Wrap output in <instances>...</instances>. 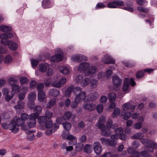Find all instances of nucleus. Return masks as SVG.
Returning <instances> with one entry per match:
<instances>
[{"mask_svg": "<svg viewBox=\"0 0 157 157\" xmlns=\"http://www.w3.org/2000/svg\"><path fill=\"white\" fill-rule=\"evenodd\" d=\"M137 9L139 11L141 12L147 13L148 11L147 9L143 7H138Z\"/></svg>", "mask_w": 157, "mask_h": 157, "instance_id": "63", "label": "nucleus"}, {"mask_svg": "<svg viewBox=\"0 0 157 157\" xmlns=\"http://www.w3.org/2000/svg\"><path fill=\"white\" fill-rule=\"evenodd\" d=\"M36 97V93L35 92H30L28 96V99L29 101H34Z\"/></svg>", "mask_w": 157, "mask_h": 157, "instance_id": "26", "label": "nucleus"}, {"mask_svg": "<svg viewBox=\"0 0 157 157\" xmlns=\"http://www.w3.org/2000/svg\"><path fill=\"white\" fill-rule=\"evenodd\" d=\"M66 81V78L65 77H63L58 82L55 81L52 84L53 86L57 88L61 87Z\"/></svg>", "mask_w": 157, "mask_h": 157, "instance_id": "14", "label": "nucleus"}, {"mask_svg": "<svg viewBox=\"0 0 157 157\" xmlns=\"http://www.w3.org/2000/svg\"><path fill=\"white\" fill-rule=\"evenodd\" d=\"M66 131H63L62 134V138L63 139H66L69 140V145H74L77 143V139L76 137L72 135H68L66 134Z\"/></svg>", "mask_w": 157, "mask_h": 157, "instance_id": "6", "label": "nucleus"}, {"mask_svg": "<svg viewBox=\"0 0 157 157\" xmlns=\"http://www.w3.org/2000/svg\"><path fill=\"white\" fill-rule=\"evenodd\" d=\"M12 93L14 94L16 93H18L20 91V88L18 85L16 84H13L11 86Z\"/></svg>", "mask_w": 157, "mask_h": 157, "instance_id": "28", "label": "nucleus"}, {"mask_svg": "<svg viewBox=\"0 0 157 157\" xmlns=\"http://www.w3.org/2000/svg\"><path fill=\"white\" fill-rule=\"evenodd\" d=\"M13 36V34L12 33H3L0 35V38L2 39V40H4V39H10Z\"/></svg>", "mask_w": 157, "mask_h": 157, "instance_id": "20", "label": "nucleus"}, {"mask_svg": "<svg viewBox=\"0 0 157 157\" xmlns=\"http://www.w3.org/2000/svg\"><path fill=\"white\" fill-rule=\"evenodd\" d=\"M108 97L109 102L114 101L116 99V94L114 92L110 93L108 94Z\"/></svg>", "mask_w": 157, "mask_h": 157, "instance_id": "30", "label": "nucleus"}, {"mask_svg": "<svg viewBox=\"0 0 157 157\" xmlns=\"http://www.w3.org/2000/svg\"><path fill=\"white\" fill-rule=\"evenodd\" d=\"M53 115V113L51 111L47 110L45 112V116L46 117H47V119L51 118Z\"/></svg>", "mask_w": 157, "mask_h": 157, "instance_id": "39", "label": "nucleus"}, {"mask_svg": "<svg viewBox=\"0 0 157 157\" xmlns=\"http://www.w3.org/2000/svg\"><path fill=\"white\" fill-rule=\"evenodd\" d=\"M131 114V113L130 112H126L123 117L124 120H127L130 117Z\"/></svg>", "mask_w": 157, "mask_h": 157, "instance_id": "56", "label": "nucleus"}, {"mask_svg": "<svg viewBox=\"0 0 157 157\" xmlns=\"http://www.w3.org/2000/svg\"><path fill=\"white\" fill-rule=\"evenodd\" d=\"M13 61V58L10 55H8L6 56L4 59V62L6 64H9Z\"/></svg>", "mask_w": 157, "mask_h": 157, "instance_id": "40", "label": "nucleus"}, {"mask_svg": "<svg viewBox=\"0 0 157 157\" xmlns=\"http://www.w3.org/2000/svg\"><path fill=\"white\" fill-rule=\"evenodd\" d=\"M78 70L80 71H84L86 76L90 74L95 73L97 70V67L95 66H90V64L88 63H82L78 67Z\"/></svg>", "mask_w": 157, "mask_h": 157, "instance_id": "2", "label": "nucleus"}, {"mask_svg": "<svg viewBox=\"0 0 157 157\" xmlns=\"http://www.w3.org/2000/svg\"><path fill=\"white\" fill-rule=\"evenodd\" d=\"M72 116L71 113L69 111L66 112L63 115V118L64 119L67 120H69L71 118Z\"/></svg>", "mask_w": 157, "mask_h": 157, "instance_id": "37", "label": "nucleus"}, {"mask_svg": "<svg viewBox=\"0 0 157 157\" xmlns=\"http://www.w3.org/2000/svg\"><path fill=\"white\" fill-rule=\"evenodd\" d=\"M102 62L105 64H114L115 60L108 54L105 55L102 59Z\"/></svg>", "mask_w": 157, "mask_h": 157, "instance_id": "11", "label": "nucleus"}, {"mask_svg": "<svg viewBox=\"0 0 157 157\" xmlns=\"http://www.w3.org/2000/svg\"><path fill=\"white\" fill-rule=\"evenodd\" d=\"M60 94L59 90L55 89H51L50 90L49 94V95L53 96L54 97H56L59 95Z\"/></svg>", "mask_w": 157, "mask_h": 157, "instance_id": "22", "label": "nucleus"}, {"mask_svg": "<svg viewBox=\"0 0 157 157\" xmlns=\"http://www.w3.org/2000/svg\"><path fill=\"white\" fill-rule=\"evenodd\" d=\"M112 123L113 122L111 119H109L108 120L106 124V126L108 130H109L112 127Z\"/></svg>", "mask_w": 157, "mask_h": 157, "instance_id": "49", "label": "nucleus"}, {"mask_svg": "<svg viewBox=\"0 0 157 157\" xmlns=\"http://www.w3.org/2000/svg\"><path fill=\"white\" fill-rule=\"evenodd\" d=\"M90 81V79L89 78H84L82 83L81 84V86H86L89 83Z\"/></svg>", "mask_w": 157, "mask_h": 157, "instance_id": "36", "label": "nucleus"}, {"mask_svg": "<svg viewBox=\"0 0 157 157\" xmlns=\"http://www.w3.org/2000/svg\"><path fill=\"white\" fill-rule=\"evenodd\" d=\"M139 145V142L137 140H134L132 143V145L134 148H138Z\"/></svg>", "mask_w": 157, "mask_h": 157, "instance_id": "61", "label": "nucleus"}, {"mask_svg": "<svg viewBox=\"0 0 157 157\" xmlns=\"http://www.w3.org/2000/svg\"><path fill=\"white\" fill-rule=\"evenodd\" d=\"M87 60V58L84 55H79V62Z\"/></svg>", "mask_w": 157, "mask_h": 157, "instance_id": "60", "label": "nucleus"}, {"mask_svg": "<svg viewBox=\"0 0 157 157\" xmlns=\"http://www.w3.org/2000/svg\"><path fill=\"white\" fill-rule=\"evenodd\" d=\"M149 152L147 151H143L141 152V155L144 157H149Z\"/></svg>", "mask_w": 157, "mask_h": 157, "instance_id": "64", "label": "nucleus"}, {"mask_svg": "<svg viewBox=\"0 0 157 157\" xmlns=\"http://www.w3.org/2000/svg\"><path fill=\"white\" fill-rule=\"evenodd\" d=\"M28 115L25 113H23L21 114L20 118H17V117H14V119L18 126H21V129L25 130L27 129V126L25 124V121L28 119Z\"/></svg>", "mask_w": 157, "mask_h": 157, "instance_id": "4", "label": "nucleus"}, {"mask_svg": "<svg viewBox=\"0 0 157 157\" xmlns=\"http://www.w3.org/2000/svg\"><path fill=\"white\" fill-rule=\"evenodd\" d=\"M42 109V107L41 106H35L33 109L34 111L36 112L35 113H37L38 114V117L39 116V114L41 113Z\"/></svg>", "mask_w": 157, "mask_h": 157, "instance_id": "44", "label": "nucleus"}, {"mask_svg": "<svg viewBox=\"0 0 157 157\" xmlns=\"http://www.w3.org/2000/svg\"><path fill=\"white\" fill-rule=\"evenodd\" d=\"M38 117L37 113H33L28 117L27 122L28 126L30 128L34 127L36 124V120Z\"/></svg>", "mask_w": 157, "mask_h": 157, "instance_id": "5", "label": "nucleus"}, {"mask_svg": "<svg viewBox=\"0 0 157 157\" xmlns=\"http://www.w3.org/2000/svg\"><path fill=\"white\" fill-rule=\"evenodd\" d=\"M63 125L64 128L67 131H68L69 132V131L71 127V124L69 122L66 121L63 124Z\"/></svg>", "mask_w": 157, "mask_h": 157, "instance_id": "34", "label": "nucleus"}, {"mask_svg": "<svg viewBox=\"0 0 157 157\" xmlns=\"http://www.w3.org/2000/svg\"><path fill=\"white\" fill-rule=\"evenodd\" d=\"M53 3L49 0H43L42 2V6L44 8H49L53 6Z\"/></svg>", "mask_w": 157, "mask_h": 157, "instance_id": "19", "label": "nucleus"}, {"mask_svg": "<svg viewBox=\"0 0 157 157\" xmlns=\"http://www.w3.org/2000/svg\"><path fill=\"white\" fill-rule=\"evenodd\" d=\"M49 67V65L48 63H40L39 65V70L41 72H44Z\"/></svg>", "mask_w": 157, "mask_h": 157, "instance_id": "21", "label": "nucleus"}, {"mask_svg": "<svg viewBox=\"0 0 157 157\" xmlns=\"http://www.w3.org/2000/svg\"><path fill=\"white\" fill-rule=\"evenodd\" d=\"M131 106V105L130 103L127 102L123 105H122V108L123 110L125 111L130 108Z\"/></svg>", "mask_w": 157, "mask_h": 157, "instance_id": "45", "label": "nucleus"}, {"mask_svg": "<svg viewBox=\"0 0 157 157\" xmlns=\"http://www.w3.org/2000/svg\"><path fill=\"white\" fill-rule=\"evenodd\" d=\"M3 94L5 95V99L7 101H9L13 98L14 95L11 92H10L8 89L6 88H4L2 90Z\"/></svg>", "mask_w": 157, "mask_h": 157, "instance_id": "13", "label": "nucleus"}, {"mask_svg": "<svg viewBox=\"0 0 157 157\" xmlns=\"http://www.w3.org/2000/svg\"><path fill=\"white\" fill-rule=\"evenodd\" d=\"M106 120L105 117L103 116H101L100 117L97 126L101 131V134L103 136H109L110 133L109 131H107L105 129V127L104 123Z\"/></svg>", "mask_w": 157, "mask_h": 157, "instance_id": "3", "label": "nucleus"}, {"mask_svg": "<svg viewBox=\"0 0 157 157\" xmlns=\"http://www.w3.org/2000/svg\"><path fill=\"white\" fill-rule=\"evenodd\" d=\"M74 85H71L69 87H68L65 91V95L67 97H69L71 94V93L74 89L75 88H74Z\"/></svg>", "mask_w": 157, "mask_h": 157, "instance_id": "25", "label": "nucleus"}, {"mask_svg": "<svg viewBox=\"0 0 157 157\" xmlns=\"http://www.w3.org/2000/svg\"><path fill=\"white\" fill-rule=\"evenodd\" d=\"M98 97V94L97 92H94L87 96L86 95V97L84 98V100L87 102H89L91 101H94L96 100Z\"/></svg>", "mask_w": 157, "mask_h": 157, "instance_id": "12", "label": "nucleus"}, {"mask_svg": "<svg viewBox=\"0 0 157 157\" xmlns=\"http://www.w3.org/2000/svg\"><path fill=\"white\" fill-rule=\"evenodd\" d=\"M141 142L144 145L148 147L151 148L149 150L150 151L152 152L153 151V149L157 148V144L153 141L147 139H140Z\"/></svg>", "mask_w": 157, "mask_h": 157, "instance_id": "7", "label": "nucleus"}, {"mask_svg": "<svg viewBox=\"0 0 157 157\" xmlns=\"http://www.w3.org/2000/svg\"><path fill=\"white\" fill-rule=\"evenodd\" d=\"M31 61L32 66L34 67L37 66L39 63V61L38 60L34 59H32Z\"/></svg>", "mask_w": 157, "mask_h": 157, "instance_id": "57", "label": "nucleus"}, {"mask_svg": "<svg viewBox=\"0 0 157 157\" xmlns=\"http://www.w3.org/2000/svg\"><path fill=\"white\" fill-rule=\"evenodd\" d=\"M28 107L31 109H34L35 106V104L34 103V101H28Z\"/></svg>", "mask_w": 157, "mask_h": 157, "instance_id": "51", "label": "nucleus"}, {"mask_svg": "<svg viewBox=\"0 0 157 157\" xmlns=\"http://www.w3.org/2000/svg\"><path fill=\"white\" fill-rule=\"evenodd\" d=\"M83 79V76L81 74L78 75L75 78V82L76 83L79 84L81 85Z\"/></svg>", "mask_w": 157, "mask_h": 157, "instance_id": "32", "label": "nucleus"}, {"mask_svg": "<svg viewBox=\"0 0 157 157\" xmlns=\"http://www.w3.org/2000/svg\"><path fill=\"white\" fill-rule=\"evenodd\" d=\"M20 82L21 84L22 85L28 82V80L26 78L23 77L20 78Z\"/></svg>", "mask_w": 157, "mask_h": 157, "instance_id": "62", "label": "nucleus"}, {"mask_svg": "<svg viewBox=\"0 0 157 157\" xmlns=\"http://www.w3.org/2000/svg\"><path fill=\"white\" fill-rule=\"evenodd\" d=\"M100 140L103 145L115 147L117 144V142L115 140L106 139L103 137L101 138L100 139Z\"/></svg>", "mask_w": 157, "mask_h": 157, "instance_id": "9", "label": "nucleus"}, {"mask_svg": "<svg viewBox=\"0 0 157 157\" xmlns=\"http://www.w3.org/2000/svg\"><path fill=\"white\" fill-rule=\"evenodd\" d=\"M47 119L44 116H40L38 119V122L40 124L44 123L47 121Z\"/></svg>", "mask_w": 157, "mask_h": 157, "instance_id": "38", "label": "nucleus"}, {"mask_svg": "<svg viewBox=\"0 0 157 157\" xmlns=\"http://www.w3.org/2000/svg\"><path fill=\"white\" fill-rule=\"evenodd\" d=\"M24 107V103L20 101H19L18 102L17 105L14 106L15 109H21L23 108Z\"/></svg>", "mask_w": 157, "mask_h": 157, "instance_id": "42", "label": "nucleus"}, {"mask_svg": "<svg viewBox=\"0 0 157 157\" xmlns=\"http://www.w3.org/2000/svg\"><path fill=\"white\" fill-rule=\"evenodd\" d=\"M125 79L126 80V81L129 84V85L130 84V85L132 86H133L135 85L136 83L133 78H126Z\"/></svg>", "mask_w": 157, "mask_h": 157, "instance_id": "48", "label": "nucleus"}, {"mask_svg": "<svg viewBox=\"0 0 157 157\" xmlns=\"http://www.w3.org/2000/svg\"><path fill=\"white\" fill-rule=\"evenodd\" d=\"M129 86V84L126 81V80L125 79L124 83L123 86V90L124 91H126L128 88Z\"/></svg>", "mask_w": 157, "mask_h": 157, "instance_id": "53", "label": "nucleus"}, {"mask_svg": "<svg viewBox=\"0 0 157 157\" xmlns=\"http://www.w3.org/2000/svg\"><path fill=\"white\" fill-rule=\"evenodd\" d=\"M83 107L84 109L90 111L94 110L96 106L94 104L87 103L84 104Z\"/></svg>", "mask_w": 157, "mask_h": 157, "instance_id": "17", "label": "nucleus"}, {"mask_svg": "<svg viewBox=\"0 0 157 157\" xmlns=\"http://www.w3.org/2000/svg\"><path fill=\"white\" fill-rule=\"evenodd\" d=\"M105 7V5L102 3H98L95 7L96 10L103 8Z\"/></svg>", "mask_w": 157, "mask_h": 157, "instance_id": "55", "label": "nucleus"}, {"mask_svg": "<svg viewBox=\"0 0 157 157\" xmlns=\"http://www.w3.org/2000/svg\"><path fill=\"white\" fill-rule=\"evenodd\" d=\"M46 98L45 93L44 91H40L38 94V98L40 102H42Z\"/></svg>", "mask_w": 157, "mask_h": 157, "instance_id": "23", "label": "nucleus"}, {"mask_svg": "<svg viewBox=\"0 0 157 157\" xmlns=\"http://www.w3.org/2000/svg\"><path fill=\"white\" fill-rule=\"evenodd\" d=\"M35 132L33 131H29L27 132L28 135L27 137L29 140L31 141L34 139L35 136L33 132Z\"/></svg>", "mask_w": 157, "mask_h": 157, "instance_id": "33", "label": "nucleus"}, {"mask_svg": "<svg viewBox=\"0 0 157 157\" xmlns=\"http://www.w3.org/2000/svg\"><path fill=\"white\" fill-rule=\"evenodd\" d=\"M143 125L142 122H138L134 124L133 127L136 129H140L142 127Z\"/></svg>", "mask_w": 157, "mask_h": 157, "instance_id": "47", "label": "nucleus"}, {"mask_svg": "<svg viewBox=\"0 0 157 157\" xmlns=\"http://www.w3.org/2000/svg\"><path fill=\"white\" fill-rule=\"evenodd\" d=\"M59 69L60 72L63 74H67L69 71V69L66 67H61Z\"/></svg>", "mask_w": 157, "mask_h": 157, "instance_id": "35", "label": "nucleus"}, {"mask_svg": "<svg viewBox=\"0 0 157 157\" xmlns=\"http://www.w3.org/2000/svg\"><path fill=\"white\" fill-rule=\"evenodd\" d=\"M94 148L95 152L97 154H100L102 151V147L98 141L94 143Z\"/></svg>", "mask_w": 157, "mask_h": 157, "instance_id": "15", "label": "nucleus"}, {"mask_svg": "<svg viewBox=\"0 0 157 157\" xmlns=\"http://www.w3.org/2000/svg\"><path fill=\"white\" fill-rule=\"evenodd\" d=\"M63 58V54L62 53L57 54L53 56L51 58V60L53 62H58L61 61Z\"/></svg>", "mask_w": 157, "mask_h": 157, "instance_id": "16", "label": "nucleus"}, {"mask_svg": "<svg viewBox=\"0 0 157 157\" xmlns=\"http://www.w3.org/2000/svg\"><path fill=\"white\" fill-rule=\"evenodd\" d=\"M56 99L55 98L51 99L46 104V108L50 109L54 106L56 103Z\"/></svg>", "mask_w": 157, "mask_h": 157, "instance_id": "24", "label": "nucleus"}, {"mask_svg": "<svg viewBox=\"0 0 157 157\" xmlns=\"http://www.w3.org/2000/svg\"><path fill=\"white\" fill-rule=\"evenodd\" d=\"M52 121L51 120L47 121L45 123V126L47 128H49L52 126Z\"/></svg>", "mask_w": 157, "mask_h": 157, "instance_id": "59", "label": "nucleus"}, {"mask_svg": "<svg viewBox=\"0 0 157 157\" xmlns=\"http://www.w3.org/2000/svg\"><path fill=\"white\" fill-rule=\"evenodd\" d=\"M82 89L78 86H76L73 90V92L76 95L74 101L71 104V107L75 108H76L79 103L84 100L86 97V92L82 91Z\"/></svg>", "mask_w": 157, "mask_h": 157, "instance_id": "1", "label": "nucleus"}, {"mask_svg": "<svg viewBox=\"0 0 157 157\" xmlns=\"http://www.w3.org/2000/svg\"><path fill=\"white\" fill-rule=\"evenodd\" d=\"M113 82L114 86L119 87L121 83V80L118 76L115 75L113 77Z\"/></svg>", "mask_w": 157, "mask_h": 157, "instance_id": "18", "label": "nucleus"}, {"mask_svg": "<svg viewBox=\"0 0 157 157\" xmlns=\"http://www.w3.org/2000/svg\"><path fill=\"white\" fill-rule=\"evenodd\" d=\"M144 75V71H137L136 76L137 78H140L143 77Z\"/></svg>", "mask_w": 157, "mask_h": 157, "instance_id": "43", "label": "nucleus"}, {"mask_svg": "<svg viewBox=\"0 0 157 157\" xmlns=\"http://www.w3.org/2000/svg\"><path fill=\"white\" fill-rule=\"evenodd\" d=\"M17 125L16 121L13 119L8 124L9 129L11 130L13 133H16L18 132L19 129L18 126Z\"/></svg>", "mask_w": 157, "mask_h": 157, "instance_id": "10", "label": "nucleus"}, {"mask_svg": "<svg viewBox=\"0 0 157 157\" xmlns=\"http://www.w3.org/2000/svg\"><path fill=\"white\" fill-rule=\"evenodd\" d=\"M98 81L96 80L93 79L90 80V82L91 86L92 87H96L97 86Z\"/></svg>", "mask_w": 157, "mask_h": 157, "instance_id": "54", "label": "nucleus"}, {"mask_svg": "<svg viewBox=\"0 0 157 157\" xmlns=\"http://www.w3.org/2000/svg\"><path fill=\"white\" fill-rule=\"evenodd\" d=\"M115 1L109 2L108 4V6L110 8H115L116 7Z\"/></svg>", "mask_w": 157, "mask_h": 157, "instance_id": "58", "label": "nucleus"}, {"mask_svg": "<svg viewBox=\"0 0 157 157\" xmlns=\"http://www.w3.org/2000/svg\"><path fill=\"white\" fill-rule=\"evenodd\" d=\"M1 43L5 46L8 45L9 48L11 50H16L18 47L17 44L15 42L7 40H2Z\"/></svg>", "mask_w": 157, "mask_h": 157, "instance_id": "8", "label": "nucleus"}, {"mask_svg": "<svg viewBox=\"0 0 157 157\" xmlns=\"http://www.w3.org/2000/svg\"><path fill=\"white\" fill-rule=\"evenodd\" d=\"M12 28L8 26L2 25L0 26V30L4 32H6L11 31Z\"/></svg>", "mask_w": 157, "mask_h": 157, "instance_id": "29", "label": "nucleus"}, {"mask_svg": "<svg viewBox=\"0 0 157 157\" xmlns=\"http://www.w3.org/2000/svg\"><path fill=\"white\" fill-rule=\"evenodd\" d=\"M144 137V134L143 133L139 132L136 133L134 135L131 136L132 139H141Z\"/></svg>", "mask_w": 157, "mask_h": 157, "instance_id": "27", "label": "nucleus"}, {"mask_svg": "<svg viewBox=\"0 0 157 157\" xmlns=\"http://www.w3.org/2000/svg\"><path fill=\"white\" fill-rule=\"evenodd\" d=\"M96 109L98 113H101L103 109V105L102 104H99L96 106Z\"/></svg>", "mask_w": 157, "mask_h": 157, "instance_id": "52", "label": "nucleus"}, {"mask_svg": "<svg viewBox=\"0 0 157 157\" xmlns=\"http://www.w3.org/2000/svg\"><path fill=\"white\" fill-rule=\"evenodd\" d=\"M92 146V145H89L88 144H86L85 145L83 149L84 152L87 153H91L92 151L91 147Z\"/></svg>", "mask_w": 157, "mask_h": 157, "instance_id": "31", "label": "nucleus"}, {"mask_svg": "<svg viewBox=\"0 0 157 157\" xmlns=\"http://www.w3.org/2000/svg\"><path fill=\"white\" fill-rule=\"evenodd\" d=\"M120 110L119 108H116L114 110L113 113V117H115L118 116L120 113Z\"/></svg>", "mask_w": 157, "mask_h": 157, "instance_id": "46", "label": "nucleus"}, {"mask_svg": "<svg viewBox=\"0 0 157 157\" xmlns=\"http://www.w3.org/2000/svg\"><path fill=\"white\" fill-rule=\"evenodd\" d=\"M83 144L81 143H78L75 146V149L76 151H80L82 150L83 147Z\"/></svg>", "mask_w": 157, "mask_h": 157, "instance_id": "41", "label": "nucleus"}, {"mask_svg": "<svg viewBox=\"0 0 157 157\" xmlns=\"http://www.w3.org/2000/svg\"><path fill=\"white\" fill-rule=\"evenodd\" d=\"M44 88V85L43 83H39L37 85V89L39 92L40 91H43V90Z\"/></svg>", "mask_w": 157, "mask_h": 157, "instance_id": "50", "label": "nucleus"}]
</instances>
